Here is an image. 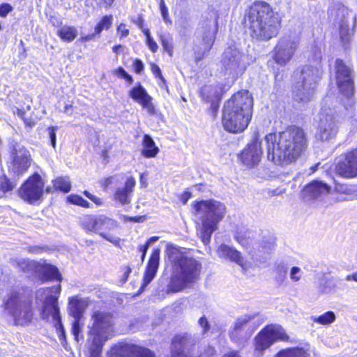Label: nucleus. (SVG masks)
Instances as JSON below:
<instances>
[{
	"mask_svg": "<svg viewBox=\"0 0 357 357\" xmlns=\"http://www.w3.org/2000/svg\"><path fill=\"white\" fill-rule=\"evenodd\" d=\"M57 35L66 42L73 41L77 36V30L75 26H63L57 31Z\"/></svg>",
	"mask_w": 357,
	"mask_h": 357,
	"instance_id": "nucleus-33",
	"label": "nucleus"
},
{
	"mask_svg": "<svg viewBox=\"0 0 357 357\" xmlns=\"http://www.w3.org/2000/svg\"><path fill=\"white\" fill-rule=\"evenodd\" d=\"M130 273H131V268L129 266H126L124 268L123 275V278L121 279V281L123 283L127 281V280H128Z\"/></svg>",
	"mask_w": 357,
	"mask_h": 357,
	"instance_id": "nucleus-61",
	"label": "nucleus"
},
{
	"mask_svg": "<svg viewBox=\"0 0 357 357\" xmlns=\"http://www.w3.org/2000/svg\"><path fill=\"white\" fill-rule=\"evenodd\" d=\"M196 342V337L191 334L185 333L176 335L172 341V357H190L184 351L190 349ZM214 355V348L209 347L199 357H213Z\"/></svg>",
	"mask_w": 357,
	"mask_h": 357,
	"instance_id": "nucleus-15",
	"label": "nucleus"
},
{
	"mask_svg": "<svg viewBox=\"0 0 357 357\" xmlns=\"http://www.w3.org/2000/svg\"><path fill=\"white\" fill-rule=\"evenodd\" d=\"M263 151L259 132H255L250 143L239 155L242 164L248 168L254 167L261 161Z\"/></svg>",
	"mask_w": 357,
	"mask_h": 357,
	"instance_id": "nucleus-17",
	"label": "nucleus"
},
{
	"mask_svg": "<svg viewBox=\"0 0 357 357\" xmlns=\"http://www.w3.org/2000/svg\"><path fill=\"white\" fill-rule=\"evenodd\" d=\"M109 357H155V356L148 348L120 342L111 347Z\"/></svg>",
	"mask_w": 357,
	"mask_h": 357,
	"instance_id": "nucleus-18",
	"label": "nucleus"
},
{
	"mask_svg": "<svg viewBox=\"0 0 357 357\" xmlns=\"http://www.w3.org/2000/svg\"><path fill=\"white\" fill-rule=\"evenodd\" d=\"M192 212L199 219V236L204 245L210 243L212 234L218 229L219 223L227 213L225 204L215 199L195 201Z\"/></svg>",
	"mask_w": 357,
	"mask_h": 357,
	"instance_id": "nucleus-6",
	"label": "nucleus"
},
{
	"mask_svg": "<svg viewBox=\"0 0 357 357\" xmlns=\"http://www.w3.org/2000/svg\"><path fill=\"white\" fill-rule=\"evenodd\" d=\"M333 195L331 188L320 181H314L307 185L302 191V196L307 200L312 199H322L326 204L331 200Z\"/></svg>",
	"mask_w": 357,
	"mask_h": 357,
	"instance_id": "nucleus-24",
	"label": "nucleus"
},
{
	"mask_svg": "<svg viewBox=\"0 0 357 357\" xmlns=\"http://www.w3.org/2000/svg\"><path fill=\"white\" fill-rule=\"evenodd\" d=\"M158 37L164 50L167 52L170 56H172L173 53L172 37L169 36H166L162 33H158Z\"/></svg>",
	"mask_w": 357,
	"mask_h": 357,
	"instance_id": "nucleus-41",
	"label": "nucleus"
},
{
	"mask_svg": "<svg viewBox=\"0 0 357 357\" xmlns=\"http://www.w3.org/2000/svg\"><path fill=\"white\" fill-rule=\"evenodd\" d=\"M253 100L248 91H238L224 106L222 122L224 128L232 133L242 132L252 115Z\"/></svg>",
	"mask_w": 357,
	"mask_h": 357,
	"instance_id": "nucleus-3",
	"label": "nucleus"
},
{
	"mask_svg": "<svg viewBox=\"0 0 357 357\" xmlns=\"http://www.w3.org/2000/svg\"><path fill=\"white\" fill-rule=\"evenodd\" d=\"M55 189L63 192H68L71 189V184L68 177H58L53 181Z\"/></svg>",
	"mask_w": 357,
	"mask_h": 357,
	"instance_id": "nucleus-39",
	"label": "nucleus"
},
{
	"mask_svg": "<svg viewBox=\"0 0 357 357\" xmlns=\"http://www.w3.org/2000/svg\"><path fill=\"white\" fill-rule=\"evenodd\" d=\"M218 16L214 12H210L206 15L202 16L197 29L198 36L202 40V53L199 52L195 53L197 61H200L213 45L218 29Z\"/></svg>",
	"mask_w": 357,
	"mask_h": 357,
	"instance_id": "nucleus-10",
	"label": "nucleus"
},
{
	"mask_svg": "<svg viewBox=\"0 0 357 357\" xmlns=\"http://www.w3.org/2000/svg\"><path fill=\"white\" fill-rule=\"evenodd\" d=\"M254 318L253 316L245 314L235 321L229 331V337L232 341L242 342L250 338L255 331V326L252 322Z\"/></svg>",
	"mask_w": 357,
	"mask_h": 357,
	"instance_id": "nucleus-20",
	"label": "nucleus"
},
{
	"mask_svg": "<svg viewBox=\"0 0 357 357\" xmlns=\"http://www.w3.org/2000/svg\"><path fill=\"white\" fill-rule=\"evenodd\" d=\"M160 261V250L154 249L149 260L146 270L144 275L142 288H145L155 278L157 273Z\"/></svg>",
	"mask_w": 357,
	"mask_h": 357,
	"instance_id": "nucleus-28",
	"label": "nucleus"
},
{
	"mask_svg": "<svg viewBox=\"0 0 357 357\" xmlns=\"http://www.w3.org/2000/svg\"><path fill=\"white\" fill-rule=\"evenodd\" d=\"M117 32L121 34V38L126 37L129 34V30L123 23H121L118 26Z\"/></svg>",
	"mask_w": 357,
	"mask_h": 357,
	"instance_id": "nucleus-56",
	"label": "nucleus"
},
{
	"mask_svg": "<svg viewBox=\"0 0 357 357\" xmlns=\"http://www.w3.org/2000/svg\"><path fill=\"white\" fill-rule=\"evenodd\" d=\"M288 266L287 264L281 262L275 266V281L278 285H282L287 280V273Z\"/></svg>",
	"mask_w": 357,
	"mask_h": 357,
	"instance_id": "nucleus-35",
	"label": "nucleus"
},
{
	"mask_svg": "<svg viewBox=\"0 0 357 357\" xmlns=\"http://www.w3.org/2000/svg\"><path fill=\"white\" fill-rule=\"evenodd\" d=\"M13 188V185L10 182L6 176H3L0 177V190L3 192L10 191Z\"/></svg>",
	"mask_w": 357,
	"mask_h": 357,
	"instance_id": "nucleus-48",
	"label": "nucleus"
},
{
	"mask_svg": "<svg viewBox=\"0 0 357 357\" xmlns=\"http://www.w3.org/2000/svg\"><path fill=\"white\" fill-rule=\"evenodd\" d=\"M60 293V284L50 288H40L36 291V299L38 303L41 304L40 309L41 319L52 323L59 333L60 339L62 340L65 339L66 335L57 301Z\"/></svg>",
	"mask_w": 357,
	"mask_h": 357,
	"instance_id": "nucleus-8",
	"label": "nucleus"
},
{
	"mask_svg": "<svg viewBox=\"0 0 357 357\" xmlns=\"http://www.w3.org/2000/svg\"><path fill=\"white\" fill-rule=\"evenodd\" d=\"M135 183V179L130 176L122 185L116 187L114 195V201L121 205L130 204Z\"/></svg>",
	"mask_w": 357,
	"mask_h": 357,
	"instance_id": "nucleus-26",
	"label": "nucleus"
},
{
	"mask_svg": "<svg viewBox=\"0 0 357 357\" xmlns=\"http://www.w3.org/2000/svg\"><path fill=\"white\" fill-rule=\"evenodd\" d=\"M96 36H98L97 34H95V32L91 33V34H89V35H86V36H82L80 38V40L82 42H86V41H90V40H92Z\"/></svg>",
	"mask_w": 357,
	"mask_h": 357,
	"instance_id": "nucleus-62",
	"label": "nucleus"
},
{
	"mask_svg": "<svg viewBox=\"0 0 357 357\" xmlns=\"http://www.w3.org/2000/svg\"><path fill=\"white\" fill-rule=\"evenodd\" d=\"M165 252L172 268L167 293L181 291L192 287L199 280L202 264L197 259L189 256L185 248L168 243Z\"/></svg>",
	"mask_w": 357,
	"mask_h": 357,
	"instance_id": "nucleus-2",
	"label": "nucleus"
},
{
	"mask_svg": "<svg viewBox=\"0 0 357 357\" xmlns=\"http://www.w3.org/2000/svg\"><path fill=\"white\" fill-rule=\"evenodd\" d=\"M347 281H355L357 282V271L346 276Z\"/></svg>",
	"mask_w": 357,
	"mask_h": 357,
	"instance_id": "nucleus-63",
	"label": "nucleus"
},
{
	"mask_svg": "<svg viewBox=\"0 0 357 357\" xmlns=\"http://www.w3.org/2000/svg\"><path fill=\"white\" fill-rule=\"evenodd\" d=\"M27 252L31 254H39L45 250V248L38 246V245H33V246H29L26 248Z\"/></svg>",
	"mask_w": 357,
	"mask_h": 357,
	"instance_id": "nucleus-55",
	"label": "nucleus"
},
{
	"mask_svg": "<svg viewBox=\"0 0 357 357\" xmlns=\"http://www.w3.org/2000/svg\"><path fill=\"white\" fill-rule=\"evenodd\" d=\"M335 314L333 312L328 311L318 317H311V320L321 325H330L335 320Z\"/></svg>",
	"mask_w": 357,
	"mask_h": 357,
	"instance_id": "nucleus-38",
	"label": "nucleus"
},
{
	"mask_svg": "<svg viewBox=\"0 0 357 357\" xmlns=\"http://www.w3.org/2000/svg\"><path fill=\"white\" fill-rule=\"evenodd\" d=\"M142 32L144 33L146 37V44L148 46L149 49L153 52L155 53L158 50V45L151 36V33L149 29H142Z\"/></svg>",
	"mask_w": 357,
	"mask_h": 357,
	"instance_id": "nucleus-45",
	"label": "nucleus"
},
{
	"mask_svg": "<svg viewBox=\"0 0 357 357\" xmlns=\"http://www.w3.org/2000/svg\"><path fill=\"white\" fill-rule=\"evenodd\" d=\"M331 200H328V204H333L351 199V184L335 182L334 190L332 192Z\"/></svg>",
	"mask_w": 357,
	"mask_h": 357,
	"instance_id": "nucleus-29",
	"label": "nucleus"
},
{
	"mask_svg": "<svg viewBox=\"0 0 357 357\" xmlns=\"http://www.w3.org/2000/svg\"><path fill=\"white\" fill-rule=\"evenodd\" d=\"M222 357H241L238 351H231L226 353Z\"/></svg>",
	"mask_w": 357,
	"mask_h": 357,
	"instance_id": "nucleus-64",
	"label": "nucleus"
},
{
	"mask_svg": "<svg viewBox=\"0 0 357 357\" xmlns=\"http://www.w3.org/2000/svg\"><path fill=\"white\" fill-rule=\"evenodd\" d=\"M245 59V54L235 45L227 47L221 60L225 74L231 76L232 79L238 77L247 67Z\"/></svg>",
	"mask_w": 357,
	"mask_h": 357,
	"instance_id": "nucleus-11",
	"label": "nucleus"
},
{
	"mask_svg": "<svg viewBox=\"0 0 357 357\" xmlns=\"http://www.w3.org/2000/svg\"><path fill=\"white\" fill-rule=\"evenodd\" d=\"M151 70H152V73L155 75V77L161 79L162 80H164V78L162 77L160 69L157 65L152 64L151 65Z\"/></svg>",
	"mask_w": 357,
	"mask_h": 357,
	"instance_id": "nucleus-60",
	"label": "nucleus"
},
{
	"mask_svg": "<svg viewBox=\"0 0 357 357\" xmlns=\"http://www.w3.org/2000/svg\"><path fill=\"white\" fill-rule=\"evenodd\" d=\"M201 95L204 100L211 102L215 108L220 100V88L217 86H204L201 90Z\"/></svg>",
	"mask_w": 357,
	"mask_h": 357,
	"instance_id": "nucleus-31",
	"label": "nucleus"
},
{
	"mask_svg": "<svg viewBox=\"0 0 357 357\" xmlns=\"http://www.w3.org/2000/svg\"><path fill=\"white\" fill-rule=\"evenodd\" d=\"M112 15H105L102 17L94 29L95 34L98 36L104 29L108 30L112 26Z\"/></svg>",
	"mask_w": 357,
	"mask_h": 357,
	"instance_id": "nucleus-40",
	"label": "nucleus"
},
{
	"mask_svg": "<svg viewBox=\"0 0 357 357\" xmlns=\"http://www.w3.org/2000/svg\"><path fill=\"white\" fill-rule=\"evenodd\" d=\"M318 118L319 139L324 142L334 138L337 132L334 110L330 107H322Z\"/></svg>",
	"mask_w": 357,
	"mask_h": 357,
	"instance_id": "nucleus-14",
	"label": "nucleus"
},
{
	"mask_svg": "<svg viewBox=\"0 0 357 357\" xmlns=\"http://www.w3.org/2000/svg\"><path fill=\"white\" fill-rule=\"evenodd\" d=\"M299 46V40L296 36L281 37L273 50V59L280 66H286L293 58Z\"/></svg>",
	"mask_w": 357,
	"mask_h": 357,
	"instance_id": "nucleus-12",
	"label": "nucleus"
},
{
	"mask_svg": "<svg viewBox=\"0 0 357 357\" xmlns=\"http://www.w3.org/2000/svg\"><path fill=\"white\" fill-rule=\"evenodd\" d=\"M153 98L151 96H148L147 98L144 99L139 105L146 110L149 114L154 115L155 113V107L153 104Z\"/></svg>",
	"mask_w": 357,
	"mask_h": 357,
	"instance_id": "nucleus-46",
	"label": "nucleus"
},
{
	"mask_svg": "<svg viewBox=\"0 0 357 357\" xmlns=\"http://www.w3.org/2000/svg\"><path fill=\"white\" fill-rule=\"evenodd\" d=\"M57 130V127L51 126L48 128L49 136L50 138V142L52 146L55 148L56 146V131Z\"/></svg>",
	"mask_w": 357,
	"mask_h": 357,
	"instance_id": "nucleus-53",
	"label": "nucleus"
},
{
	"mask_svg": "<svg viewBox=\"0 0 357 357\" xmlns=\"http://www.w3.org/2000/svg\"><path fill=\"white\" fill-rule=\"evenodd\" d=\"M335 172L346 179L357 177V148L347 151L341 155L335 167Z\"/></svg>",
	"mask_w": 357,
	"mask_h": 357,
	"instance_id": "nucleus-19",
	"label": "nucleus"
},
{
	"mask_svg": "<svg viewBox=\"0 0 357 357\" xmlns=\"http://www.w3.org/2000/svg\"><path fill=\"white\" fill-rule=\"evenodd\" d=\"M142 146V154L146 158H154L159 152L158 147L155 146L153 139L149 135L144 136Z\"/></svg>",
	"mask_w": 357,
	"mask_h": 357,
	"instance_id": "nucleus-32",
	"label": "nucleus"
},
{
	"mask_svg": "<svg viewBox=\"0 0 357 357\" xmlns=\"http://www.w3.org/2000/svg\"><path fill=\"white\" fill-rule=\"evenodd\" d=\"M69 312L74 319H81L82 314L89 305L88 298L78 296L69 298Z\"/></svg>",
	"mask_w": 357,
	"mask_h": 357,
	"instance_id": "nucleus-30",
	"label": "nucleus"
},
{
	"mask_svg": "<svg viewBox=\"0 0 357 357\" xmlns=\"http://www.w3.org/2000/svg\"><path fill=\"white\" fill-rule=\"evenodd\" d=\"M253 234L249 231L243 234H238L236 239L242 246L248 248L253 243Z\"/></svg>",
	"mask_w": 357,
	"mask_h": 357,
	"instance_id": "nucleus-42",
	"label": "nucleus"
},
{
	"mask_svg": "<svg viewBox=\"0 0 357 357\" xmlns=\"http://www.w3.org/2000/svg\"><path fill=\"white\" fill-rule=\"evenodd\" d=\"M115 335L113 315L105 310H93L87 325L86 346L90 357H101L105 344Z\"/></svg>",
	"mask_w": 357,
	"mask_h": 357,
	"instance_id": "nucleus-4",
	"label": "nucleus"
},
{
	"mask_svg": "<svg viewBox=\"0 0 357 357\" xmlns=\"http://www.w3.org/2000/svg\"><path fill=\"white\" fill-rule=\"evenodd\" d=\"M118 227L119 224L115 220L104 215H98L96 234L115 245L120 242V238L114 234Z\"/></svg>",
	"mask_w": 357,
	"mask_h": 357,
	"instance_id": "nucleus-25",
	"label": "nucleus"
},
{
	"mask_svg": "<svg viewBox=\"0 0 357 357\" xmlns=\"http://www.w3.org/2000/svg\"><path fill=\"white\" fill-rule=\"evenodd\" d=\"M13 10V7L8 3H3L0 6V16L6 17Z\"/></svg>",
	"mask_w": 357,
	"mask_h": 357,
	"instance_id": "nucleus-51",
	"label": "nucleus"
},
{
	"mask_svg": "<svg viewBox=\"0 0 357 357\" xmlns=\"http://www.w3.org/2000/svg\"><path fill=\"white\" fill-rule=\"evenodd\" d=\"M265 141L268 160L282 166L295 162L307 146L305 133L297 126L278 133H269Z\"/></svg>",
	"mask_w": 357,
	"mask_h": 357,
	"instance_id": "nucleus-1",
	"label": "nucleus"
},
{
	"mask_svg": "<svg viewBox=\"0 0 357 357\" xmlns=\"http://www.w3.org/2000/svg\"><path fill=\"white\" fill-rule=\"evenodd\" d=\"M80 319H74L72 326V333L74 335L75 340L78 341L79 335L82 331V327L79 324Z\"/></svg>",
	"mask_w": 357,
	"mask_h": 357,
	"instance_id": "nucleus-50",
	"label": "nucleus"
},
{
	"mask_svg": "<svg viewBox=\"0 0 357 357\" xmlns=\"http://www.w3.org/2000/svg\"><path fill=\"white\" fill-rule=\"evenodd\" d=\"M336 79L340 91L345 96L353 95L354 86L352 79V70L340 59L335 61Z\"/></svg>",
	"mask_w": 357,
	"mask_h": 357,
	"instance_id": "nucleus-21",
	"label": "nucleus"
},
{
	"mask_svg": "<svg viewBox=\"0 0 357 357\" xmlns=\"http://www.w3.org/2000/svg\"><path fill=\"white\" fill-rule=\"evenodd\" d=\"M119 180H120V176H111V177L106 178L103 181L102 185L105 188H107L111 185L116 184L119 181Z\"/></svg>",
	"mask_w": 357,
	"mask_h": 357,
	"instance_id": "nucleus-52",
	"label": "nucleus"
},
{
	"mask_svg": "<svg viewBox=\"0 0 357 357\" xmlns=\"http://www.w3.org/2000/svg\"><path fill=\"white\" fill-rule=\"evenodd\" d=\"M12 162L10 171L17 176L22 175L29 168L31 157L29 151L24 146L16 145L11 152Z\"/></svg>",
	"mask_w": 357,
	"mask_h": 357,
	"instance_id": "nucleus-22",
	"label": "nucleus"
},
{
	"mask_svg": "<svg viewBox=\"0 0 357 357\" xmlns=\"http://www.w3.org/2000/svg\"><path fill=\"white\" fill-rule=\"evenodd\" d=\"M198 325L202 328V335L206 334L210 330V324L205 316L200 317L198 320Z\"/></svg>",
	"mask_w": 357,
	"mask_h": 357,
	"instance_id": "nucleus-49",
	"label": "nucleus"
},
{
	"mask_svg": "<svg viewBox=\"0 0 357 357\" xmlns=\"http://www.w3.org/2000/svg\"><path fill=\"white\" fill-rule=\"evenodd\" d=\"M145 216H137V217H129L123 215V220L124 221L134 222H142L145 220Z\"/></svg>",
	"mask_w": 357,
	"mask_h": 357,
	"instance_id": "nucleus-57",
	"label": "nucleus"
},
{
	"mask_svg": "<svg viewBox=\"0 0 357 357\" xmlns=\"http://www.w3.org/2000/svg\"><path fill=\"white\" fill-rule=\"evenodd\" d=\"M17 264L24 272L36 269L42 271L47 280L57 281L61 280V275L59 273L58 268L51 264H47L45 262L40 264L38 262L27 259H20L17 262Z\"/></svg>",
	"mask_w": 357,
	"mask_h": 357,
	"instance_id": "nucleus-23",
	"label": "nucleus"
},
{
	"mask_svg": "<svg viewBox=\"0 0 357 357\" xmlns=\"http://www.w3.org/2000/svg\"><path fill=\"white\" fill-rule=\"evenodd\" d=\"M340 36L344 44L348 43L350 40L351 32L349 26L344 21L340 24Z\"/></svg>",
	"mask_w": 357,
	"mask_h": 357,
	"instance_id": "nucleus-43",
	"label": "nucleus"
},
{
	"mask_svg": "<svg viewBox=\"0 0 357 357\" xmlns=\"http://www.w3.org/2000/svg\"><path fill=\"white\" fill-rule=\"evenodd\" d=\"M246 19L252 36L260 40L272 38L280 29V17L264 1L255 2L250 8Z\"/></svg>",
	"mask_w": 357,
	"mask_h": 357,
	"instance_id": "nucleus-5",
	"label": "nucleus"
},
{
	"mask_svg": "<svg viewBox=\"0 0 357 357\" xmlns=\"http://www.w3.org/2000/svg\"><path fill=\"white\" fill-rule=\"evenodd\" d=\"M3 306L17 326H28L33 320L32 300L22 287H16L10 289L3 300Z\"/></svg>",
	"mask_w": 357,
	"mask_h": 357,
	"instance_id": "nucleus-7",
	"label": "nucleus"
},
{
	"mask_svg": "<svg viewBox=\"0 0 357 357\" xmlns=\"http://www.w3.org/2000/svg\"><path fill=\"white\" fill-rule=\"evenodd\" d=\"M303 274V272L301 268L298 266H293L290 269L289 278L292 282H296L301 279Z\"/></svg>",
	"mask_w": 357,
	"mask_h": 357,
	"instance_id": "nucleus-47",
	"label": "nucleus"
},
{
	"mask_svg": "<svg viewBox=\"0 0 357 357\" xmlns=\"http://www.w3.org/2000/svg\"><path fill=\"white\" fill-rule=\"evenodd\" d=\"M44 191V183L38 174H33L21 186L19 190L20 197L33 204L40 200Z\"/></svg>",
	"mask_w": 357,
	"mask_h": 357,
	"instance_id": "nucleus-16",
	"label": "nucleus"
},
{
	"mask_svg": "<svg viewBox=\"0 0 357 357\" xmlns=\"http://www.w3.org/2000/svg\"><path fill=\"white\" fill-rule=\"evenodd\" d=\"M98 221V215H88L82 218L81 225L86 231L96 233Z\"/></svg>",
	"mask_w": 357,
	"mask_h": 357,
	"instance_id": "nucleus-34",
	"label": "nucleus"
},
{
	"mask_svg": "<svg viewBox=\"0 0 357 357\" xmlns=\"http://www.w3.org/2000/svg\"><path fill=\"white\" fill-rule=\"evenodd\" d=\"M67 201L73 204L77 205L84 208H89L90 204L77 195H70L67 197Z\"/></svg>",
	"mask_w": 357,
	"mask_h": 357,
	"instance_id": "nucleus-44",
	"label": "nucleus"
},
{
	"mask_svg": "<svg viewBox=\"0 0 357 357\" xmlns=\"http://www.w3.org/2000/svg\"><path fill=\"white\" fill-rule=\"evenodd\" d=\"M160 10L161 15H162L164 22L166 24H172V20L169 18L167 7V6L163 7V8H160Z\"/></svg>",
	"mask_w": 357,
	"mask_h": 357,
	"instance_id": "nucleus-58",
	"label": "nucleus"
},
{
	"mask_svg": "<svg viewBox=\"0 0 357 357\" xmlns=\"http://www.w3.org/2000/svg\"><path fill=\"white\" fill-rule=\"evenodd\" d=\"M135 71L137 73H141L144 70V63L139 59H136L134 62Z\"/></svg>",
	"mask_w": 357,
	"mask_h": 357,
	"instance_id": "nucleus-59",
	"label": "nucleus"
},
{
	"mask_svg": "<svg viewBox=\"0 0 357 357\" xmlns=\"http://www.w3.org/2000/svg\"><path fill=\"white\" fill-rule=\"evenodd\" d=\"M217 254L220 258L229 260L230 261L237 264L243 270L247 269V264L244 261L243 257L241 253L234 248L226 244H222L218 247Z\"/></svg>",
	"mask_w": 357,
	"mask_h": 357,
	"instance_id": "nucleus-27",
	"label": "nucleus"
},
{
	"mask_svg": "<svg viewBox=\"0 0 357 357\" xmlns=\"http://www.w3.org/2000/svg\"><path fill=\"white\" fill-rule=\"evenodd\" d=\"M129 96L136 102L140 103L144 99L149 96L146 90L140 84L131 89L129 91Z\"/></svg>",
	"mask_w": 357,
	"mask_h": 357,
	"instance_id": "nucleus-37",
	"label": "nucleus"
},
{
	"mask_svg": "<svg viewBox=\"0 0 357 357\" xmlns=\"http://www.w3.org/2000/svg\"><path fill=\"white\" fill-rule=\"evenodd\" d=\"M308 349L303 348L287 349L280 351L277 357H309Z\"/></svg>",
	"mask_w": 357,
	"mask_h": 357,
	"instance_id": "nucleus-36",
	"label": "nucleus"
},
{
	"mask_svg": "<svg viewBox=\"0 0 357 357\" xmlns=\"http://www.w3.org/2000/svg\"><path fill=\"white\" fill-rule=\"evenodd\" d=\"M18 114L23 119L24 123L26 126L31 128L35 126L36 121L31 118H26L24 116V112L20 110Z\"/></svg>",
	"mask_w": 357,
	"mask_h": 357,
	"instance_id": "nucleus-54",
	"label": "nucleus"
},
{
	"mask_svg": "<svg viewBox=\"0 0 357 357\" xmlns=\"http://www.w3.org/2000/svg\"><path fill=\"white\" fill-rule=\"evenodd\" d=\"M321 71L318 67L305 66L301 71L300 81L294 90V98L299 102H307L314 98Z\"/></svg>",
	"mask_w": 357,
	"mask_h": 357,
	"instance_id": "nucleus-9",
	"label": "nucleus"
},
{
	"mask_svg": "<svg viewBox=\"0 0 357 357\" xmlns=\"http://www.w3.org/2000/svg\"><path fill=\"white\" fill-rule=\"evenodd\" d=\"M288 335L284 328L276 324H271L264 328L255 337V350L262 352L278 340L287 341Z\"/></svg>",
	"mask_w": 357,
	"mask_h": 357,
	"instance_id": "nucleus-13",
	"label": "nucleus"
}]
</instances>
